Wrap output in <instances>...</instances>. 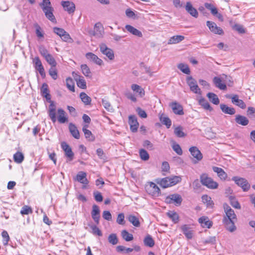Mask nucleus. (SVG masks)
<instances>
[{
	"label": "nucleus",
	"mask_w": 255,
	"mask_h": 255,
	"mask_svg": "<svg viewBox=\"0 0 255 255\" xmlns=\"http://www.w3.org/2000/svg\"><path fill=\"white\" fill-rule=\"evenodd\" d=\"M143 242L144 245L147 247H152L154 245V242L150 235L146 236Z\"/></svg>",
	"instance_id": "48"
},
{
	"label": "nucleus",
	"mask_w": 255,
	"mask_h": 255,
	"mask_svg": "<svg viewBox=\"0 0 255 255\" xmlns=\"http://www.w3.org/2000/svg\"><path fill=\"white\" fill-rule=\"evenodd\" d=\"M232 99V102L235 105L239 107L242 109L246 108V105L244 101L239 99V96L237 95H234L232 96L228 97Z\"/></svg>",
	"instance_id": "20"
},
{
	"label": "nucleus",
	"mask_w": 255,
	"mask_h": 255,
	"mask_svg": "<svg viewBox=\"0 0 255 255\" xmlns=\"http://www.w3.org/2000/svg\"><path fill=\"white\" fill-rule=\"evenodd\" d=\"M167 216L174 223H176L178 222L179 216L177 213L176 212L173 211H169L167 213Z\"/></svg>",
	"instance_id": "46"
},
{
	"label": "nucleus",
	"mask_w": 255,
	"mask_h": 255,
	"mask_svg": "<svg viewBox=\"0 0 255 255\" xmlns=\"http://www.w3.org/2000/svg\"><path fill=\"white\" fill-rule=\"evenodd\" d=\"M80 98L85 105H89L91 103V98L84 92H82L80 94Z\"/></svg>",
	"instance_id": "39"
},
{
	"label": "nucleus",
	"mask_w": 255,
	"mask_h": 255,
	"mask_svg": "<svg viewBox=\"0 0 255 255\" xmlns=\"http://www.w3.org/2000/svg\"><path fill=\"white\" fill-rule=\"evenodd\" d=\"M39 52L40 53V54L45 58L47 55H48L49 54L48 50L46 49V48L42 46L41 45L38 48Z\"/></svg>",
	"instance_id": "60"
},
{
	"label": "nucleus",
	"mask_w": 255,
	"mask_h": 255,
	"mask_svg": "<svg viewBox=\"0 0 255 255\" xmlns=\"http://www.w3.org/2000/svg\"><path fill=\"white\" fill-rule=\"evenodd\" d=\"M62 40L66 42L71 43L73 42V39L71 37L69 34L65 31V33L61 36Z\"/></svg>",
	"instance_id": "59"
},
{
	"label": "nucleus",
	"mask_w": 255,
	"mask_h": 255,
	"mask_svg": "<svg viewBox=\"0 0 255 255\" xmlns=\"http://www.w3.org/2000/svg\"><path fill=\"white\" fill-rule=\"evenodd\" d=\"M100 210L99 207L97 205H94L92 206V210L91 212V216L97 225L99 224L100 218Z\"/></svg>",
	"instance_id": "15"
},
{
	"label": "nucleus",
	"mask_w": 255,
	"mask_h": 255,
	"mask_svg": "<svg viewBox=\"0 0 255 255\" xmlns=\"http://www.w3.org/2000/svg\"><path fill=\"white\" fill-rule=\"evenodd\" d=\"M210 101L215 105H218L220 103L219 99L218 96L213 93H208L207 95Z\"/></svg>",
	"instance_id": "38"
},
{
	"label": "nucleus",
	"mask_w": 255,
	"mask_h": 255,
	"mask_svg": "<svg viewBox=\"0 0 255 255\" xmlns=\"http://www.w3.org/2000/svg\"><path fill=\"white\" fill-rule=\"evenodd\" d=\"M199 223L203 228H210L212 226V222L207 216H202L199 218Z\"/></svg>",
	"instance_id": "23"
},
{
	"label": "nucleus",
	"mask_w": 255,
	"mask_h": 255,
	"mask_svg": "<svg viewBox=\"0 0 255 255\" xmlns=\"http://www.w3.org/2000/svg\"><path fill=\"white\" fill-rule=\"evenodd\" d=\"M177 67L183 73L186 74H189L190 73V70L187 64L180 63Z\"/></svg>",
	"instance_id": "50"
},
{
	"label": "nucleus",
	"mask_w": 255,
	"mask_h": 255,
	"mask_svg": "<svg viewBox=\"0 0 255 255\" xmlns=\"http://www.w3.org/2000/svg\"><path fill=\"white\" fill-rule=\"evenodd\" d=\"M88 125H85L82 128V130L84 133L85 138L89 141H93L95 140V136L92 132L87 129Z\"/></svg>",
	"instance_id": "30"
},
{
	"label": "nucleus",
	"mask_w": 255,
	"mask_h": 255,
	"mask_svg": "<svg viewBox=\"0 0 255 255\" xmlns=\"http://www.w3.org/2000/svg\"><path fill=\"white\" fill-rule=\"evenodd\" d=\"M214 172L217 173L218 176L222 180H226L228 175L224 170L220 167L213 166L212 167Z\"/></svg>",
	"instance_id": "28"
},
{
	"label": "nucleus",
	"mask_w": 255,
	"mask_h": 255,
	"mask_svg": "<svg viewBox=\"0 0 255 255\" xmlns=\"http://www.w3.org/2000/svg\"><path fill=\"white\" fill-rule=\"evenodd\" d=\"M223 219V223L225 225L226 229L230 232H233L236 230V227L235 225V222L237 220Z\"/></svg>",
	"instance_id": "14"
},
{
	"label": "nucleus",
	"mask_w": 255,
	"mask_h": 255,
	"mask_svg": "<svg viewBox=\"0 0 255 255\" xmlns=\"http://www.w3.org/2000/svg\"><path fill=\"white\" fill-rule=\"evenodd\" d=\"M58 117L56 118L58 122L61 124H64L68 122V117L66 112L61 108L57 110Z\"/></svg>",
	"instance_id": "21"
},
{
	"label": "nucleus",
	"mask_w": 255,
	"mask_h": 255,
	"mask_svg": "<svg viewBox=\"0 0 255 255\" xmlns=\"http://www.w3.org/2000/svg\"><path fill=\"white\" fill-rule=\"evenodd\" d=\"M213 82L216 87L221 90H224L227 88L226 85L222 83V80L219 77H215L213 79Z\"/></svg>",
	"instance_id": "35"
},
{
	"label": "nucleus",
	"mask_w": 255,
	"mask_h": 255,
	"mask_svg": "<svg viewBox=\"0 0 255 255\" xmlns=\"http://www.w3.org/2000/svg\"><path fill=\"white\" fill-rule=\"evenodd\" d=\"M100 49L102 54L105 55L110 60L114 59L115 56L113 50L108 48L105 44H100Z\"/></svg>",
	"instance_id": "9"
},
{
	"label": "nucleus",
	"mask_w": 255,
	"mask_h": 255,
	"mask_svg": "<svg viewBox=\"0 0 255 255\" xmlns=\"http://www.w3.org/2000/svg\"><path fill=\"white\" fill-rule=\"evenodd\" d=\"M40 6L45 14L46 17L53 23L56 22V18L53 14L54 9L51 6L49 0H42L39 4Z\"/></svg>",
	"instance_id": "3"
},
{
	"label": "nucleus",
	"mask_w": 255,
	"mask_h": 255,
	"mask_svg": "<svg viewBox=\"0 0 255 255\" xmlns=\"http://www.w3.org/2000/svg\"><path fill=\"white\" fill-rule=\"evenodd\" d=\"M232 179L236 184L241 187L244 191H247L250 188V184L245 178L234 176Z\"/></svg>",
	"instance_id": "6"
},
{
	"label": "nucleus",
	"mask_w": 255,
	"mask_h": 255,
	"mask_svg": "<svg viewBox=\"0 0 255 255\" xmlns=\"http://www.w3.org/2000/svg\"><path fill=\"white\" fill-rule=\"evenodd\" d=\"M200 181L202 185L211 189H217L218 187V183L208 176L206 173H203L200 176Z\"/></svg>",
	"instance_id": "4"
},
{
	"label": "nucleus",
	"mask_w": 255,
	"mask_h": 255,
	"mask_svg": "<svg viewBox=\"0 0 255 255\" xmlns=\"http://www.w3.org/2000/svg\"><path fill=\"white\" fill-rule=\"evenodd\" d=\"M86 57L94 62L97 65H101L103 64V61L99 58L97 55L91 52H88L86 54Z\"/></svg>",
	"instance_id": "26"
},
{
	"label": "nucleus",
	"mask_w": 255,
	"mask_h": 255,
	"mask_svg": "<svg viewBox=\"0 0 255 255\" xmlns=\"http://www.w3.org/2000/svg\"><path fill=\"white\" fill-rule=\"evenodd\" d=\"M128 123L130 125V130L133 132H136L139 125L136 117L134 115L129 116Z\"/></svg>",
	"instance_id": "18"
},
{
	"label": "nucleus",
	"mask_w": 255,
	"mask_h": 255,
	"mask_svg": "<svg viewBox=\"0 0 255 255\" xmlns=\"http://www.w3.org/2000/svg\"><path fill=\"white\" fill-rule=\"evenodd\" d=\"M90 227L92 230V233L93 234L98 235L99 236H102V233L101 231L96 225H92Z\"/></svg>",
	"instance_id": "61"
},
{
	"label": "nucleus",
	"mask_w": 255,
	"mask_h": 255,
	"mask_svg": "<svg viewBox=\"0 0 255 255\" xmlns=\"http://www.w3.org/2000/svg\"><path fill=\"white\" fill-rule=\"evenodd\" d=\"M224 208L226 216L224 217L223 219L237 220L236 215L234 211L227 204L224 205Z\"/></svg>",
	"instance_id": "16"
},
{
	"label": "nucleus",
	"mask_w": 255,
	"mask_h": 255,
	"mask_svg": "<svg viewBox=\"0 0 255 255\" xmlns=\"http://www.w3.org/2000/svg\"><path fill=\"white\" fill-rule=\"evenodd\" d=\"M72 75L76 81L78 87L82 89H85L87 87L86 82L83 77L78 75L75 72H72Z\"/></svg>",
	"instance_id": "11"
},
{
	"label": "nucleus",
	"mask_w": 255,
	"mask_h": 255,
	"mask_svg": "<svg viewBox=\"0 0 255 255\" xmlns=\"http://www.w3.org/2000/svg\"><path fill=\"white\" fill-rule=\"evenodd\" d=\"M181 181V178L179 176H172L163 178L156 179V182L161 187L166 188L176 185Z\"/></svg>",
	"instance_id": "2"
},
{
	"label": "nucleus",
	"mask_w": 255,
	"mask_h": 255,
	"mask_svg": "<svg viewBox=\"0 0 255 255\" xmlns=\"http://www.w3.org/2000/svg\"><path fill=\"white\" fill-rule=\"evenodd\" d=\"M31 213H32V208L27 205L23 206L20 211V214L21 215H28Z\"/></svg>",
	"instance_id": "55"
},
{
	"label": "nucleus",
	"mask_w": 255,
	"mask_h": 255,
	"mask_svg": "<svg viewBox=\"0 0 255 255\" xmlns=\"http://www.w3.org/2000/svg\"><path fill=\"white\" fill-rule=\"evenodd\" d=\"M186 80L187 83L190 87V89L197 84L196 81L194 79H193L191 76L188 77L187 78Z\"/></svg>",
	"instance_id": "62"
},
{
	"label": "nucleus",
	"mask_w": 255,
	"mask_h": 255,
	"mask_svg": "<svg viewBox=\"0 0 255 255\" xmlns=\"http://www.w3.org/2000/svg\"><path fill=\"white\" fill-rule=\"evenodd\" d=\"M170 106L175 114L178 115L184 114L183 107L180 104L174 102L171 103Z\"/></svg>",
	"instance_id": "19"
},
{
	"label": "nucleus",
	"mask_w": 255,
	"mask_h": 255,
	"mask_svg": "<svg viewBox=\"0 0 255 255\" xmlns=\"http://www.w3.org/2000/svg\"><path fill=\"white\" fill-rule=\"evenodd\" d=\"M75 179L80 183L86 185L89 183V181L87 179V174L83 171L79 172Z\"/></svg>",
	"instance_id": "22"
},
{
	"label": "nucleus",
	"mask_w": 255,
	"mask_h": 255,
	"mask_svg": "<svg viewBox=\"0 0 255 255\" xmlns=\"http://www.w3.org/2000/svg\"><path fill=\"white\" fill-rule=\"evenodd\" d=\"M125 28L128 32H129L130 33L132 34L134 36H136L138 37H142V32L130 25H126L125 26Z\"/></svg>",
	"instance_id": "27"
},
{
	"label": "nucleus",
	"mask_w": 255,
	"mask_h": 255,
	"mask_svg": "<svg viewBox=\"0 0 255 255\" xmlns=\"http://www.w3.org/2000/svg\"><path fill=\"white\" fill-rule=\"evenodd\" d=\"M229 199L231 205L236 209H240L241 206L238 202V201L236 200L235 197L233 196H230L229 197Z\"/></svg>",
	"instance_id": "45"
},
{
	"label": "nucleus",
	"mask_w": 255,
	"mask_h": 255,
	"mask_svg": "<svg viewBox=\"0 0 255 255\" xmlns=\"http://www.w3.org/2000/svg\"><path fill=\"white\" fill-rule=\"evenodd\" d=\"M147 193L153 197H158L160 194V190L157 185L152 182H149L145 187Z\"/></svg>",
	"instance_id": "5"
},
{
	"label": "nucleus",
	"mask_w": 255,
	"mask_h": 255,
	"mask_svg": "<svg viewBox=\"0 0 255 255\" xmlns=\"http://www.w3.org/2000/svg\"><path fill=\"white\" fill-rule=\"evenodd\" d=\"M44 58L45 60L47 61V62L52 67H56L57 63L51 54H49L48 55H47V56H46Z\"/></svg>",
	"instance_id": "49"
},
{
	"label": "nucleus",
	"mask_w": 255,
	"mask_h": 255,
	"mask_svg": "<svg viewBox=\"0 0 255 255\" xmlns=\"http://www.w3.org/2000/svg\"><path fill=\"white\" fill-rule=\"evenodd\" d=\"M83 74L86 77H90L91 72L89 68L86 64H83L81 66Z\"/></svg>",
	"instance_id": "57"
},
{
	"label": "nucleus",
	"mask_w": 255,
	"mask_h": 255,
	"mask_svg": "<svg viewBox=\"0 0 255 255\" xmlns=\"http://www.w3.org/2000/svg\"><path fill=\"white\" fill-rule=\"evenodd\" d=\"M202 202L206 203L208 207H212L214 205L211 198L207 195H204L202 196Z\"/></svg>",
	"instance_id": "42"
},
{
	"label": "nucleus",
	"mask_w": 255,
	"mask_h": 255,
	"mask_svg": "<svg viewBox=\"0 0 255 255\" xmlns=\"http://www.w3.org/2000/svg\"><path fill=\"white\" fill-rule=\"evenodd\" d=\"M172 148L174 150V151L175 152H176V153L179 155H181L182 154V150L180 147V146L178 144H177V143H174L172 145Z\"/></svg>",
	"instance_id": "63"
},
{
	"label": "nucleus",
	"mask_w": 255,
	"mask_h": 255,
	"mask_svg": "<svg viewBox=\"0 0 255 255\" xmlns=\"http://www.w3.org/2000/svg\"><path fill=\"white\" fill-rule=\"evenodd\" d=\"M13 159L16 163H20L24 159V156L21 152H17L13 155Z\"/></svg>",
	"instance_id": "43"
},
{
	"label": "nucleus",
	"mask_w": 255,
	"mask_h": 255,
	"mask_svg": "<svg viewBox=\"0 0 255 255\" xmlns=\"http://www.w3.org/2000/svg\"><path fill=\"white\" fill-rule=\"evenodd\" d=\"M102 103L104 108L110 112H113L114 110L111 104L106 99H102Z\"/></svg>",
	"instance_id": "52"
},
{
	"label": "nucleus",
	"mask_w": 255,
	"mask_h": 255,
	"mask_svg": "<svg viewBox=\"0 0 255 255\" xmlns=\"http://www.w3.org/2000/svg\"><path fill=\"white\" fill-rule=\"evenodd\" d=\"M206 24L210 30L214 34L222 35L224 33L223 29L221 27L217 26L214 22L207 21Z\"/></svg>",
	"instance_id": "10"
},
{
	"label": "nucleus",
	"mask_w": 255,
	"mask_h": 255,
	"mask_svg": "<svg viewBox=\"0 0 255 255\" xmlns=\"http://www.w3.org/2000/svg\"><path fill=\"white\" fill-rule=\"evenodd\" d=\"M189 150L191 155L196 159L195 163L201 160L203 158L202 154L196 146L191 147Z\"/></svg>",
	"instance_id": "17"
},
{
	"label": "nucleus",
	"mask_w": 255,
	"mask_h": 255,
	"mask_svg": "<svg viewBox=\"0 0 255 255\" xmlns=\"http://www.w3.org/2000/svg\"><path fill=\"white\" fill-rule=\"evenodd\" d=\"M49 75L54 79L56 80L58 78L57 72L55 69V67H52L49 70Z\"/></svg>",
	"instance_id": "58"
},
{
	"label": "nucleus",
	"mask_w": 255,
	"mask_h": 255,
	"mask_svg": "<svg viewBox=\"0 0 255 255\" xmlns=\"http://www.w3.org/2000/svg\"><path fill=\"white\" fill-rule=\"evenodd\" d=\"M174 132L175 134L179 137H183L186 135L182 131V128L180 126L175 128Z\"/></svg>",
	"instance_id": "54"
},
{
	"label": "nucleus",
	"mask_w": 255,
	"mask_h": 255,
	"mask_svg": "<svg viewBox=\"0 0 255 255\" xmlns=\"http://www.w3.org/2000/svg\"><path fill=\"white\" fill-rule=\"evenodd\" d=\"M33 64L35 69L38 71L42 78L45 77V72L42 62L38 57H35L33 59Z\"/></svg>",
	"instance_id": "8"
},
{
	"label": "nucleus",
	"mask_w": 255,
	"mask_h": 255,
	"mask_svg": "<svg viewBox=\"0 0 255 255\" xmlns=\"http://www.w3.org/2000/svg\"><path fill=\"white\" fill-rule=\"evenodd\" d=\"M159 118L160 121L163 124L166 126L167 128H169L171 126V120L164 114H159Z\"/></svg>",
	"instance_id": "31"
},
{
	"label": "nucleus",
	"mask_w": 255,
	"mask_h": 255,
	"mask_svg": "<svg viewBox=\"0 0 255 255\" xmlns=\"http://www.w3.org/2000/svg\"><path fill=\"white\" fill-rule=\"evenodd\" d=\"M204 5L207 9L211 11V13L213 15L215 16L218 13L217 8L212 4L209 3H205Z\"/></svg>",
	"instance_id": "44"
},
{
	"label": "nucleus",
	"mask_w": 255,
	"mask_h": 255,
	"mask_svg": "<svg viewBox=\"0 0 255 255\" xmlns=\"http://www.w3.org/2000/svg\"><path fill=\"white\" fill-rule=\"evenodd\" d=\"M1 236L3 238L2 243L3 245L6 246L9 241V236L7 231H3L1 233Z\"/></svg>",
	"instance_id": "56"
},
{
	"label": "nucleus",
	"mask_w": 255,
	"mask_h": 255,
	"mask_svg": "<svg viewBox=\"0 0 255 255\" xmlns=\"http://www.w3.org/2000/svg\"><path fill=\"white\" fill-rule=\"evenodd\" d=\"M61 146L62 149L65 152V155L69 158V160H72L74 157V153L73 152L71 148L65 142H62Z\"/></svg>",
	"instance_id": "13"
},
{
	"label": "nucleus",
	"mask_w": 255,
	"mask_h": 255,
	"mask_svg": "<svg viewBox=\"0 0 255 255\" xmlns=\"http://www.w3.org/2000/svg\"><path fill=\"white\" fill-rule=\"evenodd\" d=\"M122 238L127 242H129L133 240V236L129 234L127 230H123L121 233Z\"/></svg>",
	"instance_id": "41"
},
{
	"label": "nucleus",
	"mask_w": 255,
	"mask_h": 255,
	"mask_svg": "<svg viewBox=\"0 0 255 255\" xmlns=\"http://www.w3.org/2000/svg\"><path fill=\"white\" fill-rule=\"evenodd\" d=\"M186 10L192 16L197 18L198 16V12L196 8L193 7L191 3L188 1L185 5Z\"/></svg>",
	"instance_id": "25"
},
{
	"label": "nucleus",
	"mask_w": 255,
	"mask_h": 255,
	"mask_svg": "<svg viewBox=\"0 0 255 255\" xmlns=\"http://www.w3.org/2000/svg\"><path fill=\"white\" fill-rule=\"evenodd\" d=\"M181 229L187 239H191L193 238V231L189 226L184 225L181 226Z\"/></svg>",
	"instance_id": "24"
},
{
	"label": "nucleus",
	"mask_w": 255,
	"mask_h": 255,
	"mask_svg": "<svg viewBox=\"0 0 255 255\" xmlns=\"http://www.w3.org/2000/svg\"><path fill=\"white\" fill-rule=\"evenodd\" d=\"M41 93L43 97L45 98L50 103L48 110V116L52 122L55 123L56 121V106L54 102L51 101V96L49 93L48 86L46 83H44L42 84Z\"/></svg>",
	"instance_id": "1"
},
{
	"label": "nucleus",
	"mask_w": 255,
	"mask_h": 255,
	"mask_svg": "<svg viewBox=\"0 0 255 255\" xmlns=\"http://www.w3.org/2000/svg\"><path fill=\"white\" fill-rule=\"evenodd\" d=\"M65 30L61 28H59L57 27H55L53 28V32L59 36L60 37L63 35V34L65 33Z\"/></svg>",
	"instance_id": "64"
},
{
	"label": "nucleus",
	"mask_w": 255,
	"mask_h": 255,
	"mask_svg": "<svg viewBox=\"0 0 255 255\" xmlns=\"http://www.w3.org/2000/svg\"><path fill=\"white\" fill-rule=\"evenodd\" d=\"M69 129L72 135L76 139H79L80 135L79 130L75 124L70 123L69 125Z\"/></svg>",
	"instance_id": "29"
},
{
	"label": "nucleus",
	"mask_w": 255,
	"mask_h": 255,
	"mask_svg": "<svg viewBox=\"0 0 255 255\" xmlns=\"http://www.w3.org/2000/svg\"><path fill=\"white\" fill-rule=\"evenodd\" d=\"M61 4L64 10L67 11L69 14L74 13L75 10V5L72 1L69 0L62 1Z\"/></svg>",
	"instance_id": "12"
},
{
	"label": "nucleus",
	"mask_w": 255,
	"mask_h": 255,
	"mask_svg": "<svg viewBox=\"0 0 255 255\" xmlns=\"http://www.w3.org/2000/svg\"><path fill=\"white\" fill-rule=\"evenodd\" d=\"M220 108L222 111L226 114L233 115L236 113V111L234 108L228 107L225 104H221Z\"/></svg>",
	"instance_id": "34"
},
{
	"label": "nucleus",
	"mask_w": 255,
	"mask_h": 255,
	"mask_svg": "<svg viewBox=\"0 0 255 255\" xmlns=\"http://www.w3.org/2000/svg\"><path fill=\"white\" fill-rule=\"evenodd\" d=\"M235 121L238 124L243 126L248 125L249 123V121L247 118L240 115L236 116Z\"/></svg>",
	"instance_id": "32"
},
{
	"label": "nucleus",
	"mask_w": 255,
	"mask_h": 255,
	"mask_svg": "<svg viewBox=\"0 0 255 255\" xmlns=\"http://www.w3.org/2000/svg\"><path fill=\"white\" fill-rule=\"evenodd\" d=\"M66 86L67 88L72 92L75 91V85L74 82L73 81L72 79L69 77L67 78L66 80Z\"/></svg>",
	"instance_id": "47"
},
{
	"label": "nucleus",
	"mask_w": 255,
	"mask_h": 255,
	"mask_svg": "<svg viewBox=\"0 0 255 255\" xmlns=\"http://www.w3.org/2000/svg\"><path fill=\"white\" fill-rule=\"evenodd\" d=\"M199 104L205 110H208L209 111H213V108L211 107L209 102L207 101L204 98H201L199 100Z\"/></svg>",
	"instance_id": "36"
},
{
	"label": "nucleus",
	"mask_w": 255,
	"mask_h": 255,
	"mask_svg": "<svg viewBox=\"0 0 255 255\" xmlns=\"http://www.w3.org/2000/svg\"><path fill=\"white\" fill-rule=\"evenodd\" d=\"M182 199L180 195L173 194L169 195L165 198V202L167 204H174L177 206H180L182 203Z\"/></svg>",
	"instance_id": "7"
},
{
	"label": "nucleus",
	"mask_w": 255,
	"mask_h": 255,
	"mask_svg": "<svg viewBox=\"0 0 255 255\" xmlns=\"http://www.w3.org/2000/svg\"><path fill=\"white\" fill-rule=\"evenodd\" d=\"M128 221L134 226L138 227L140 226L139 220L136 216L132 215H130L128 216Z\"/></svg>",
	"instance_id": "40"
},
{
	"label": "nucleus",
	"mask_w": 255,
	"mask_h": 255,
	"mask_svg": "<svg viewBox=\"0 0 255 255\" xmlns=\"http://www.w3.org/2000/svg\"><path fill=\"white\" fill-rule=\"evenodd\" d=\"M108 240L113 245H115L118 243V239L116 234H110L108 237Z\"/></svg>",
	"instance_id": "51"
},
{
	"label": "nucleus",
	"mask_w": 255,
	"mask_h": 255,
	"mask_svg": "<svg viewBox=\"0 0 255 255\" xmlns=\"http://www.w3.org/2000/svg\"><path fill=\"white\" fill-rule=\"evenodd\" d=\"M139 153L140 157L142 160H143L144 161H146L149 159V154H148V152L145 149H140L139 151Z\"/></svg>",
	"instance_id": "53"
},
{
	"label": "nucleus",
	"mask_w": 255,
	"mask_h": 255,
	"mask_svg": "<svg viewBox=\"0 0 255 255\" xmlns=\"http://www.w3.org/2000/svg\"><path fill=\"white\" fill-rule=\"evenodd\" d=\"M184 39V36L182 35H176L171 37L168 41V44L178 43Z\"/></svg>",
	"instance_id": "37"
},
{
	"label": "nucleus",
	"mask_w": 255,
	"mask_h": 255,
	"mask_svg": "<svg viewBox=\"0 0 255 255\" xmlns=\"http://www.w3.org/2000/svg\"><path fill=\"white\" fill-rule=\"evenodd\" d=\"M131 89L133 91L137 93L140 97H143L145 95L144 89L138 85L135 84H132Z\"/></svg>",
	"instance_id": "33"
}]
</instances>
